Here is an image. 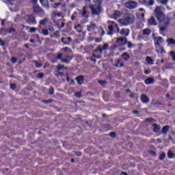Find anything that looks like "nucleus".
Returning <instances> with one entry per match:
<instances>
[{
    "mask_svg": "<svg viewBox=\"0 0 175 175\" xmlns=\"http://www.w3.org/2000/svg\"><path fill=\"white\" fill-rule=\"evenodd\" d=\"M153 14L156 19H157L159 23L161 24L164 22L165 15L159 6L156 7L155 10L153 11Z\"/></svg>",
    "mask_w": 175,
    "mask_h": 175,
    "instance_id": "nucleus-1",
    "label": "nucleus"
},
{
    "mask_svg": "<svg viewBox=\"0 0 175 175\" xmlns=\"http://www.w3.org/2000/svg\"><path fill=\"white\" fill-rule=\"evenodd\" d=\"M135 16L132 14H128L125 18L119 20V23L122 26H126L132 24L134 22Z\"/></svg>",
    "mask_w": 175,
    "mask_h": 175,
    "instance_id": "nucleus-2",
    "label": "nucleus"
},
{
    "mask_svg": "<svg viewBox=\"0 0 175 175\" xmlns=\"http://www.w3.org/2000/svg\"><path fill=\"white\" fill-rule=\"evenodd\" d=\"M92 15L99 16L103 12V8L101 6H94L93 5H89Z\"/></svg>",
    "mask_w": 175,
    "mask_h": 175,
    "instance_id": "nucleus-3",
    "label": "nucleus"
},
{
    "mask_svg": "<svg viewBox=\"0 0 175 175\" xmlns=\"http://www.w3.org/2000/svg\"><path fill=\"white\" fill-rule=\"evenodd\" d=\"M27 19L26 21V23H28L29 25H36L37 23L35 15H27Z\"/></svg>",
    "mask_w": 175,
    "mask_h": 175,
    "instance_id": "nucleus-4",
    "label": "nucleus"
},
{
    "mask_svg": "<svg viewBox=\"0 0 175 175\" xmlns=\"http://www.w3.org/2000/svg\"><path fill=\"white\" fill-rule=\"evenodd\" d=\"M33 11L34 14H42V16H44L45 15L44 10H42V8L38 5L33 6Z\"/></svg>",
    "mask_w": 175,
    "mask_h": 175,
    "instance_id": "nucleus-5",
    "label": "nucleus"
},
{
    "mask_svg": "<svg viewBox=\"0 0 175 175\" xmlns=\"http://www.w3.org/2000/svg\"><path fill=\"white\" fill-rule=\"evenodd\" d=\"M137 3L134 1H130L125 4V7L129 10H134L137 8Z\"/></svg>",
    "mask_w": 175,
    "mask_h": 175,
    "instance_id": "nucleus-6",
    "label": "nucleus"
},
{
    "mask_svg": "<svg viewBox=\"0 0 175 175\" xmlns=\"http://www.w3.org/2000/svg\"><path fill=\"white\" fill-rule=\"evenodd\" d=\"M116 43L119 44L120 46H122L128 43V40L124 38H116Z\"/></svg>",
    "mask_w": 175,
    "mask_h": 175,
    "instance_id": "nucleus-7",
    "label": "nucleus"
},
{
    "mask_svg": "<svg viewBox=\"0 0 175 175\" xmlns=\"http://www.w3.org/2000/svg\"><path fill=\"white\" fill-rule=\"evenodd\" d=\"M148 25L150 26H157V20L154 18V16H152L148 19Z\"/></svg>",
    "mask_w": 175,
    "mask_h": 175,
    "instance_id": "nucleus-8",
    "label": "nucleus"
},
{
    "mask_svg": "<svg viewBox=\"0 0 175 175\" xmlns=\"http://www.w3.org/2000/svg\"><path fill=\"white\" fill-rule=\"evenodd\" d=\"M40 4L42 7L46 8V10H49L51 6L49 5V0H40Z\"/></svg>",
    "mask_w": 175,
    "mask_h": 175,
    "instance_id": "nucleus-9",
    "label": "nucleus"
},
{
    "mask_svg": "<svg viewBox=\"0 0 175 175\" xmlns=\"http://www.w3.org/2000/svg\"><path fill=\"white\" fill-rule=\"evenodd\" d=\"M140 99L144 104H147L150 102V98H148V97L144 94H142V96H140Z\"/></svg>",
    "mask_w": 175,
    "mask_h": 175,
    "instance_id": "nucleus-10",
    "label": "nucleus"
},
{
    "mask_svg": "<svg viewBox=\"0 0 175 175\" xmlns=\"http://www.w3.org/2000/svg\"><path fill=\"white\" fill-rule=\"evenodd\" d=\"M76 81H77V84L79 85H82L84 81V77L83 75L79 76L75 78Z\"/></svg>",
    "mask_w": 175,
    "mask_h": 175,
    "instance_id": "nucleus-11",
    "label": "nucleus"
},
{
    "mask_svg": "<svg viewBox=\"0 0 175 175\" xmlns=\"http://www.w3.org/2000/svg\"><path fill=\"white\" fill-rule=\"evenodd\" d=\"M152 127H153L152 131L154 133H158L160 132V131H161V126L160 125L157 124H153Z\"/></svg>",
    "mask_w": 175,
    "mask_h": 175,
    "instance_id": "nucleus-12",
    "label": "nucleus"
},
{
    "mask_svg": "<svg viewBox=\"0 0 175 175\" xmlns=\"http://www.w3.org/2000/svg\"><path fill=\"white\" fill-rule=\"evenodd\" d=\"M154 3V0H149V2H148L147 0H143V5H145L146 6H153Z\"/></svg>",
    "mask_w": 175,
    "mask_h": 175,
    "instance_id": "nucleus-13",
    "label": "nucleus"
},
{
    "mask_svg": "<svg viewBox=\"0 0 175 175\" xmlns=\"http://www.w3.org/2000/svg\"><path fill=\"white\" fill-rule=\"evenodd\" d=\"M154 83V78L149 77V78L145 79V83H146V85H151L152 83Z\"/></svg>",
    "mask_w": 175,
    "mask_h": 175,
    "instance_id": "nucleus-14",
    "label": "nucleus"
},
{
    "mask_svg": "<svg viewBox=\"0 0 175 175\" xmlns=\"http://www.w3.org/2000/svg\"><path fill=\"white\" fill-rule=\"evenodd\" d=\"M170 130V126L167 125L165 126H163L162 129H161V133L163 134H164V135L165 136L167 135V133L169 132Z\"/></svg>",
    "mask_w": 175,
    "mask_h": 175,
    "instance_id": "nucleus-15",
    "label": "nucleus"
},
{
    "mask_svg": "<svg viewBox=\"0 0 175 175\" xmlns=\"http://www.w3.org/2000/svg\"><path fill=\"white\" fill-rule=\"evenodd\" d=\"M88 13H87V10H86V7L84 6L83 7V11H82V13H81V16L82 17H85V18H89V15H87Z\"/></svg>",
    "mask_w": 175,
    "mask_h": 175,
    "instance_id": "nucleus-16",
    "label": "nucleus"
},
{
    "mask_svg": "<svg viewBox=\"0 0 175 175\" xmlns=\"http://www.w3.org/2000/svg\"><path fill=\"white\" fill-rule=\"evenodd\" d=\"M38 31H39L40 33H42V35L45 36H48L49 34L48 29H39Z\"/></svg>",
    "mask_w": 175,
    "mask_h": 175,
    "instance_id": "nucleus-17",
    "label": "nucleus"
},
{
    "mask_svg": "<svg viewBox=\"0 0 175 175\" xmlns=\"http://www.w3.org/2000/svg\"><path fill=\"white\" fill-rule=\"evenodd\" d=\"M94 7H100L102 5L103 0H94Z\"/></svg>",
    "mask_w": 175,
    "mask_h": 175,
    "instance_id": "nucleus-18",
    "label": "nucleus"
},
{
    "mask_svg": "<svg viewBox=\"0 0 175 175\" xmlns=\"http://www.w3.org/2000/svg\"><path fill=\"white\" fill-rule=\"evenodd\" d=\"M155 51L157 52V53H159L161 51V54H163V53H165L163 46L156 47Z\"/></svg>",
    "mask_w": 175,
    "mask_h": 175,
    "instance_id": "nucleus-19",
    "label": "nucleus"
},
{
    "mask_svg": "<svg viewBox=\"0 0 175 175\" xmlns=\"http://www.w3.org/2000/svg\"><path fill=\"white\" fill-rule=\"evenodd\" d=\"M151 33L150 29L146 28L143 30V35L150 36Z\"/></svg>",
    "mask_w": 175,
    "mask_h": 175,
    "instance_id": "nucleus-20",
    "label": "nucleus"
},
{
    "mask_svg": "<svg viewBox=\"0 0 175 175\" xmlns=\"http://www.w3.org/2000/svg\"><path fill=\"white\" fill-rule=\"evenodd\" d=\"M122 58L124 59V60H129V58H131V56H129V55L126 53H124L122 55Z\"/></svg>",
    "mask_w": 175,
    "mask_h": 175,
    "instance_id": "nucleus-21",
    "label": "nucleus"
},
{
    "mask_svg": "<svg viewBox=\"0 0 175 175\" xmlns=\"http://www.w3.org/2000/svg\"><path fill=\"white\" fill-rule=\"evenodd\" d=\"M8 31H9L8 29L1 28L0 30V34L1 35H6Z\"/></svg>",
    "mask_w": 175,
    "mask_h": 175,
    "instance_id": "nucleus-22",
    "label": "nucleus"
},
{
    "mask_svg": "<svg viewBox=\"0 0 175 175\" xmlns=\"http://www.w3.org/2000/svg\"><path fill=\"white\" fill-rule=\"evenodd\" d=\"M146 62H148V64L150 65H153L154 64V60L150 57H146Z\"/></svg>",
    "mask_w": 175,
    "mask_h": 175,
    "instance_id": "nucleus-23",
    "label": "nucleus"
},
{
    "mask_svg": "<svg viewBox=\"0 0 175 175\" xmlns=\"http://www.w3.org/2000/svg\"><path fill=\"white\" fill-rule=\"evenodd\" d=\"M96 24H91L90 25L87 26L88 32H90L92 29H95Z\"/></svg>",
    "mask_w": 175,
    "mask_h": 175,
    "instance_id": "nucleus-24",
    "label": "nucleus"
},
{
    "mask_svg": "<svg viewBox=\"0 0 175 175\" xmlns=\"http://www.w3.org/2000/svg\"><path fill=\"white\" fill-rule=\"evenodd\" d=\"M168 45H174L175 44V40L173 38H168L167 40Z\"/></svg>",
    "mask_w": 175,
    "mask_h": 175,
    "instance_id": "nucleus-25",
    "label": "nucleus"
},
{
    "mask_svg": "<svg viewBox=\"0 0 175 175\" xmlns=\"http://www.w3.org/2000/svg\"><path fill=\"white\" fill-rule=\"evenodd\" d=\"M103 49H102V47L100 45H98V46H97V48L94 49V51L95 53L100 52V54H103Z\"/></svg>",
    "mask_w": 175,
    "mask_h": 175,
    "instance_id": "nucleus-26",
    "label": "nucleus"
},
{
    "mask_svg": "<svg viewBox=\"0 0 175 175\" xmlns=\"http://www.w3.org/2000/svg\"><path fill=\"white\" fill-rule=\"evenodd\" d=\"M145 121L149 122L150 124H152L156 122L157 120L152 118H150L145 119Z\"/></svg>",
    "mask_w": 175,
    "mask_h": 175,
    "instance_id": "nucleus-27",
    "label": "nucleus"
},
{
    "mask_svg": "<svg viewBox=\"0 0 175 175\" xmlns=\"http://www.w3.org/2000/svg\"><path fill=\"white\" fill-rule=\"evenodd\" d=\"M49 21L48 18H44L42 21H40V25H45L46 23Z\"/></svg>",
    "mask_w": 175,
    "mask_h": 175,
    "instance_id": "nucleus-28",
    "label": "nucleus"
},
{
    "mask_svg": "<svg viewBox=\"0 0 175 175\" xmlns=\"http://www.w3.org/2000/svg\"><path fill=\"white\" fill-rule=\"evenodd\" d=\"M120 35H125V37H126V36H129V32L126 33L125 29H122V30H120Z\"/></svg>",
    "mask_w": 175,
    "mask_h": 175,
    "instance_id": "nucleus-29",
    "label": "nucleus"
},
{
    "mask_svg": "<svg viewBox=\"0 0 175 175\" xmlns=\"http://www.w3.org/2000/svg\"><path fill=\"white\" fill-rule=\"evenodd\" d=\"M153 106H159V105H163V103H161L160 101H154L151 103Z\"/></svg>",
    "mask_w": 175,
    "mask_h": 175,
    "instance_id": "nucleus-30",
    "label": "nucleus"
},
{
    "mask_svg": "<svg viewBox=\"0 0 175 175\" xmlns=\"http://www.w3.org/2000/svg\"><path fill=\"white\" fill-rule=\"evenodd\" d=\"M167 157H168V159H173L174 157V154L172 152H171L170 150H169L167 152Z\"/></svg>",
    "mask_w": 175,
    "mask_h": 175,
    "instance_id": "nucleus-31",
    "label": "nucleus"
},
{
    "mask_svg": "<svg viewBox=\"0 0 175 175\" xmlns=\"http://www.w3.org/2000/svg\"><path fill=\"white\" fill-rule=\"evenodd\" d=\"M54 101L53 99H50V100H42V103L46 104V105H48L49 103H52Z\"/></svg>",
    "mask_w": 175,
    "mask_h": 175,
    "instance_id": "nucleus-32",
    "label": "nucleus"
},
{
    "mask_svg": "<svg viewBox=\"0 0 175 175\" xmlns=\"http://www.w3.org/2000/svg\"><path fill=\"white\" fill-rule=\"evenodd\" d=\"M33 63L36 64V68H40L42 66V63H39L38 61H33Z\"/></svg>",
    "mask_w": 175,
    "mask_h": 175,
    "instance_id": "nucleus-33",
    "label": "nucleus"
},
{
    "mask_svg": "<svg viewBox=\"0 0 175 175\" xmlns=\"http://www.w3.org/2000/svg\"><path fill=\"white\" fill-rule=\"evenodd\" d=\"M156 39H157V42H161L163 43V38L161 37H154V38H153L154 40H155Z\"/></svg>",
    "mask_w": 175,
    "mask_h": 175,
    "instance_id": "nucleus-34",
    "label": "nucleus"
},
{
    "mask_svg": "<svg viewBox=\"0 0 175 175\" xmlns=\"http://www.w3.org/2000/svg\"><path fill=\"white\" fill-rule=\"evenodd\" d=\"M120 16H121V14L118 11H116V12L113 13V18H119Z\"/></svg>",
    "mask_w": 175,
    "mask_h": 175,
    "instance_id": "nucleus-35",
    "label": "nucleus"
},
{
    "mask_svg": "<svg viewBox=\"0 0 175 175\" xmlns=\"http://www.w3.org/2000/svg\"><path fill=\"white\" fill-rule=\"evenodd\" d=\"M75 96L78 98H81V92H75Z\"/></svg>",
    "mask_w": 175,
    "mask_h": 175,
    "instance_id": "nucleus-36",
    "label": "nucleus"
},
{
    "mask_svg": "<svg viewBox=\"0 0 175 175\" xmlns=\"http://www.w3.org/2000/svg\"><path fill=\"white\" fill-rule=\"evenodd\" d=\"M103 51H105L109 49V44L108 43H105V44L103 46V48H101Z\"/></svg>",
    "mask_w": 175,
    "mask_h": 175,
    "instance_id": "nucleus-37",
    "label": "nucleus"
},
{
    "mask_svg": "<svg viewBox=\"0 0 175 175\" xmlns=\"http://www.w3.org/2000/svg\"><path fill=\"white\" fill-rule=\"evenodd\" d=\"M54 90H55V89H54L53 87L50 88V89H49V94L50 95L54 94Z\"/></svg>",
    "mask_w": 175,
    "mask_h": 175,
    "instance_id": "nucleus-38",
    "label": "nucleus"
},
{
    "mask_svg": "<svg viewBox=\"0 0 175 175\" xmlns=\"http://www.w3.org/2000/svg\"><path fill=\"white\" fill-rule=\"evenodd\" d=\"M36 30H38V28H35V27H31L29 29V33H33L36 32Z\"/></svg>",
    "mask_w": 175,
    "mask_h": 175,
    "instance_id": "nucleus-39",
    "label": "nucleus"
},
{
    "mask_svg": "<svg viewBox=\"0 0 175 175\" xmlns=\"http://www.w3.org/2000/svg\"><path fill=\"white\" fill-rule=\"evenodd\" d=\"M170 18H167V21H165V23H164V25L165 26V27H167V26H169L170 25Z\"/></svg>",
    "mask_w": 175,
    "mask_h": 175,
    "instance_id": "nucleus-40",
    "label": "nucleus"
},
{
    "mask_svg": "<svg viewBox=\"0 0 175 175\" xmlns=\"http://www.w3.org/2000/svg\"><path fill=\"white\" fill-rule=\"evenodd\" d=\"M29 1L31 4H32L33 5H38V0H29Z\"/></svg>",
    "mask_w": 175,
    "mask_h": 175,
    "instance_id": "nucleus-41",
    "label": "nucleus"
},
{
    "mask_svg": "<svg viewBox=\"0 0 175 175\" xmlns=\"http://www.w3.org/2000/svg\"><path fill=\"white\" fill-rule=\"evenodd\" d=\"M165 157H166V154L165 153H162L161 156L159 157V159L161 161H163Z\"/></svg>",
    "mask_w": 175,
    "mask_h": 175,
    "instance_id": "nucleus-42",
    "label": "nucleus"
},
{
    "mask_svg": "<svg viewBox=\"0 0 175 175\" xmlns=\"http://www.w3.org/2000/svg\"><path fill=\"white\" fill-rule=\"evenodd\" d=\"M109 136L112 138H116V133L114 131H112L109 133Z\"/></svg>",
    "mask_w": 175,
    "mask_h": 175,
    "instance_id": "nucleus-43",
    "label": "nucleus"
},
{
    "mask_svg": "<svg viewBox=\"0 0 175 175\" xmlns=\"http://www.w3.org/2000/svg\"><path fill=\"white\" fill-rule=\"evenodd\" d=\"M10 88L12 90H15L16 88V83H11L10 84Z\"/></svg>",
    "mask_w": 175,
    "mask_h": 175,
    "instance_id": "nucleus-44",
    "label": "nucleus"
},
{
    "mask_svg": "<svg viewBox=\"0 0 175 175\" xmlns=\"http://www.w3.org/2000/svg\"><path fill=\"white\" fill-rule=\"evenodd\" d=\"M170 55L172 56V59L175 62V54H174V52L173 51H170Z\"/></svg>",
    "mask_w": 175,
    "mask_h": 175,
    "instance_id": "nucleus-45",
    "label": "nucleus"
},
{
    "mask_svg": "<svg viewBox=\"0 0 175 175\" xmlns=\"http://www.w3.org/2000/svg\"><path fill=\"white\" fill-rule=\"evenodd\" d=\"M65 66L64 65H59L57 67V70L58 71H60L61 70H62L63 68H64Z\"/></svg>",
    "mask_w": 175,
    "mask_h": 175,
    "instance_id": "nucleus-46",
    "label": "nucleus"
},
{
    "mask_svg": "<svg viewBox=\"0 0 175 175\" xmlns=\"http://www.w3.org/2000/svg\"><path fill=\"white\" fill-rule=\"evenodd\" d=\"M127 47H129V49H131L133 46H134V44H132L131 42H127Z\"/></svg>",
    "mask_w": 175,
    "mask_h": 175,
    "instance_id": "nucleus-47",
    "label": "nucleus"
},
{
    "mask_svg": "<svg viewBox=\"0 0 175 175\" xmlns=\"http://www.w3.org/2000/svg\"><path fill=\"white\" fill-rule=\"evenodd\" d=\"M167 2H169V0H161L160 1V3L162 4V5H167Z\"/></svg>",
    "mask_w": 175,
    "mask_h": 175,
    "instance_id": "nucleus-48",
    "label": "nucleus"
},
{
    "mask_svg": "<svg viewBox=\"0 0 175 175\" xmlns=\"http://www.w3.org/2000/svg\"><path fill=\"white\" fill-rule=\"evenodd\" d=\"M0 45L1 46H6V43L4 41H3L2 39H0Z\"/></svg>",
    "mask_w": 175,
    "mask_h": 175,
    "instance_id": "nucleus-49",
    "label": "nucleus"
},
{
    "mask_svg": "<svg viewBox=\"0 0 175 175\" xmlns=\"http://www.w3.org/2000/svg\"><path fill=\"white\" fill-rule=\"evenodd\" d=\"M14 32H16V29L14 28H11L10 30L8 29V33H13Z\"/></svg>",
    "mask_w": 175,
    "mask_h": 175,
    "instance_id": "nucleus-50",
    "label": "nucleus"
},
{
    "mask_svg": "<svg viewBox=\"0 0 175 175\" xmlns=\"http://www.w3.org/2000/svg\"><path fill=\"white\" fill-rule=\"evenodd\" d=\"M75 154L77 157H81L83 155L81 152H75Z\"/></svg>",
    "mask_w": 175,
    "mask_h": 175,
    "instance_id": "nucleus-51",
    "label": "nucleus"
},
{
    "mask_svg": "<svg viewBox=\"0 0 175 175\" xmlns=\"http://www.w3.org/2000/svg\"><path fill=\"white\" fill-rule=\"evenodd\" d=\"M11 62L15 64L17 62V59L16 57H13L11 59Z\"/></svg>",
    "mask_w": 175,
    "mask_h": 175,
    "instance_id": "nucleus-52",
    "label": "nucleus"
},
{
    "mask_svg": "<svg viewBox=\"0 0 175 175\" xmlns=\"http://www.w3.org/2000/svg\"><path fill=\"white\" fill-rule=\"evenodd\" d=\"M60 60H62V62H64V63H66V64L70 63V60H68L67 59H62Z\"/></svg>",
    "mask_w": 175,
    "mask_h": 175,
    "instance_id": "nucleus-53",
    "label": "nucleus"
},
{
    "mask_svg": "<svg viewBox=\"0 0 175 175\" xmlns=\"http://www.w3.org/2000/svg\"><path fill=\"white\" fill-rule=\"evenodd\" d=\"M43 77H44V75L43 73H39L38 74V78L40 79H42Z\"/></svg>",
    "mask_w": 175,
    "mask_h": 175,
    "instance_id": "nucleus-54",
    "label": "nucleus"
},
{
    "mask_svg": "<svg viewBox=\"0 0 175 175\" xmlns=\"http://www.w3.org/2000/svg\"><path fill=\"white\" fill-rule=\"evenodd\" d=\"M65 40V38H62V42L65 44V45H67V44H69V42H66Z\"/></svg>",
    "mask_w": 175,
    "mask_h": 175,
    "instance_id": "nucleus-55",
    "label": "nucleus"
},
{
    "mask_svg": "<svg viewBox=\"0 0 175 175\" xmlns=\"http://www.w3.org/2000/svg\"><path fill=\"white\" fill-rule=\"evenodd\" d=\"M57 77L58 76H64V72L57 70Z\"/></svg>",
    "mask_w": 175,
    "mask_h": 175,
    "instance_id": "nucleus-56",
    "label": "nucleus"
},
{
    "mask_svg": "<svg viewBox=\"0 0 175 175\" xmlns=\"http://www.w3.org/2000/svg\"><path fill=\"white\" fill-rule=\"evenodd\" d=\"M57 59H59V60L63 59H62V53H59V54H58V56H57Z\"/></svg>",
    "mask_w": 175,
    "mask_h": 175,
    "instance_id": "nucleus-57",
    "label": "nucleus"
},
{
    "mask_svg": "<svg viewBox=\"0 0 175 175\" xmlns=\"http://www.w3.org/2000/svg\"><path fill=\"white\" fill-rule=\"evenodd\" d=\"M66 40H68V42H66V43H69V44L72 42V38L70 37L66 38Z\"/></svg>",
    "mask_w": 175,
    "mask_h": 175,
    "instance_id": "nucleus-58",
    "label": "nucleus"
},
{
    "mask_svg": "<svg viewBox=\"0 0 175 175\" xmlns=\"http://www.w3.org/2000/svg\"><path fill=\"white\" fill-rule=\"evenodd\" d=\"M108 30H109L110 31H113V26H112V25L108 26Z\"/></svg>",
    "mask_w": 175,
    "mask_h": 175,
    "instance_id": "nucleus-59",
    "label": "nucleus"
},
{
    "mask_svg": "<svg viewBox=\"0 0 175 175\" xmlns=\"http://www.w3.org/2000/svg\"><path fill=\"white\" fill-rule=\"evenodd\" d=\"M154 45H155L156 46H158L157 47L161 46V44H160V42H157V41H156V42H154Z\"/></svg>",
    "mask_w": 175,
    "mask_h": 175,
    "instance_id": "nucleus-60",
    "label": "nucleus"
},
{
    "mask_svg": "<svg viewBox=\"0 0 175 175\" xmlns=\"http://www.w3.org/2000/svg\"><path fill=\"white\" fill-rule=\"evenodd\" d=\"M165 30H166V28H165L164 27H161V28H159V31H161V32H163Z\"/></svg>",
    "mask_w": 175,
    "mask_h": 175,
    "instance_id": "nucleus-61",
    "label": "nucleus"
},
{
    "mask_svg": "<svg viewBox=\"0 0 175 175\" xmlns=\"http://www.w3.org/2000/svg\"><path fill=\"white\" fill-rule=\"evenodd\" d=\"M144 73H145V75H148V74L151 73V71H150V70H146L144 71Z\"/></svg>",
    "mask_w": 175,
    "mask_h": 175,
    "instance_id": "nucleus-62",
    "label": "nucleus"
},
{
    "mask_svg": "<svg viewBox=\"0 0 175 175\" xmlns=\"http://www.w3.org/2000/svg\"><path fill=\"white\" fill-rule=\"evenodd\" d=\"M65 27V23H62V26H60V27H59V29L61 30V29L63 28V27Z\"/></svg>",
    "mask_w": 175,
    "mask_h": 175,
    "instance_id": "nucleus-63",
    "label": "nucleus"
},
{
    "mask_svg": "<svg viewBox=\"0 0 175 175\" xmlns=\"http://www.w3.org/2000/svg\"><path fill=\"white\" fill-rule=\"evenodd\" d=\"M117 47H118V46L117 44H113V45L112 46V49H116Z\"/></svg>",
    "mask_w": 175,
    "mask_h": 175,
    "instance_id": "nucleus-64",
    "label": "nucleus"
}]
</instances>
